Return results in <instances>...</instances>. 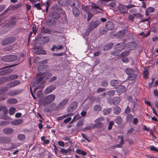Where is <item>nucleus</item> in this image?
Segmentation results:
<instances>
[{
    "label": "nucleus",
    "mask_w": 158,
    "mask_h": 158,
    "mask_svg": "<svg viewBox=\"0 0 158 158\" xmlns=\"http://www.w3.org/2000/svg\"><path fill=\"white\" fill-rule=\"evenodd\" d=\"M18 138L19 140H23L25 139V136L23 134H20L18 135Z\"/></svg>",
    "instance_id": "obj_47"
},
{
    "label": "nucleus",
    "mask_w": 158,
    "mask_h": 158,
    "mask_svg": "<svg viewBox=\"0 0 158 158\" xmlns=\"http://www.w3.org/2000/svg\"><path fill=\"white\" fill-rule=\"evenodd\" d=\"M34 52L37 54L44 55L46 54V52L44 50L42 49V48L40 46H37L35 45L34 47Z\"/></svg>",
    "instance_id": "obj_5"
},
{
    "label": "nucleus",
    "mask_w": 158,
    "mask_h": 158,
    "mask_svg": "<svg viewBox=\"0 0 158 158\" xmlns=\"http://www.w3.org/2000/svg\"><path fill=\"white\" fill-rule=\"evenodd\" d=\"M69 101V99L65 98L62 100L61 102L57 104L56 110H62L64 108L65 106L67 104Z\"/></svg>",
    "instance_id": "obj_4"
},
{
    "label": "nucleus",
    "mask_w": 158,
    "mask_h": 158,
    "mask_svg": "<svg viewBox=\"0 0 158 158\" xmlns=\"http://www.w3.org/2000/svg\"><path fill=\"white\" fill-rule=\"evenodd\" d=\"M143 75H144V78L146 79L148 78L149 75V73L147 70H145L143 72Z\"/></svg>",
    "instance_id": "obj_56"
},
{
    "label": "nucleus",
    "mask_w": 158,
    "mask_h": 158,
    "mask_svg": "<svg viewBox=\"0 0 158 158\" xmlns=\"http://www.w3.org/2000/svg\"><path fill=\"white\" fill-rule=\"evenodd\" d=\"M138 123V119L137 118H134L133 119V123L135 125H137Z\"/></svg>",
    "instance_id": "obj_64"
},
{
    "label": "nucleus",
    "mask_w": 158,
    "mask_h": 158,
    "mask_svg": "<svg viewBox=\"0 0 158 158\" xmlns=\"http://www.w3.org/2000/svg\"><path fill=\"white\" fill-rule=\"evenodd\" d=\"M75 0H69V4L72 6H75Z\"/></svg>",
    "instance_id": "obj_53"
},
{
    "label": "nucleus",
    "mask_w": 158,
    "mask_h": 158,
    "mask_svg": "<svg viewBox=\"0 0 158 158\" xmlns=\"http://www.w3.org/2000/svg\"><path fill=\"white\" fill-rule=\"evenodd\" d=\"M16 108L14 107H11L10 108L9 110V113L10 115H12L14 114L15 112Z\"/></svg>",
    "instance_id": "obj_42"
},
{
    "label": "nucleus",
    "mask_w": 158,
    "mask_h": 158,
    "mask_svg": "<svg viewBox=\"0 0 158 158\" xmlns=\"http://www.w3.org/2000/svg\"><path fill=\"white\" fill-rule=\"evenodd\" d=\"M38 29V27H36L35 25H33L32 27V31H31L29 34V38L32 36V34H34L33 36L36 35Z\"/></svg>",
    "instance_id": "obj_24"
},
{
    "label": "nucleus",
    "mask_w": 158,
    "mask_h": 158,
    "mask_svg": "<svg viewBox=\"0 0 158 158\" xmlns=\"http://www.w3.org/2000/svg\"><path fill=\"white\" fill-rule=\"evenodd\" d=\"M51 31L50 30L46 28L45 27L43 26L41 29V32L44 34H51Z\"/></svg>",
    "instance_id": "obj_31"
},
{
    "label": "nucleus",
    "mask_w": 158,
    "mask_h": 158,
    "mask_svg": "<svg viewBox=\"0 0 158 158\" xmlns=\"http://www.w3.org/2000/svg\"><path fill=\"white\" fill-rule=\"evenodd\" d=\"M93 15L90 12H89L88 13V17L87 20L88 21H89L90 19L92 18Z\"/></svg>",
    "instance_id": "obj_48"
},
{
    "label": "nucleus",
    "mask_w": 158,
    "mask_h": 158,
    "mask_svg": "<svg viewBox=\"0 0 158 158\" xmlns=\"http://www.w3.org/2000/svg\"><path fill=\"white\" fill-rule=\"evenodd\" d=\"M78 104V102L77 101H74L72 102L67 108V112L72 113L77 108Z\"/></svg>",
    "instance_id": "obj_3"
},
{
    "label": "nucleus",
    "mask_w": 158,
    "mask_h": 158,
    "mask_svg": "<svg viewBox=\"0 0 158 158\" xmlns=\"http://www.w3.org/2000/svg\"><path fill=\"white\" fill-rule=\"evenodd\" d=\"M79 10L76 7L74 8L73 9V15L76 16H78L79 15Z\"/></svg>",
    "instance_id": "obj_35"
},
{
    "label": "nucleus",
    "mask_w": 158,
    "mask_h": 158,
    "mask_svg": "<svg viewBox=\"0 0 158 158\" xmlns=\"http://www.w3.org/2000/svg\"><path fill=\"white\" fill-rule=\"evenodd\" d=\"M20 82L19 80H14L8 83L7 85L10 88L15 87L20 84Z\"/></svg>",
    "instance_id": "obj_10"
},
{
    "label": "nucleus",
    "mask_w": 158,
    "mask_h": 158,
    "mask_svg": "<svg viewBox=\"0 0 158 158\" xmlns=\"http://www.w3.org/2000/svg\"><path fill=\"white\" fill-rule=\"evenodd\" d=\"M136 75L133 73L129 75L127 78L130 81H132L134 80L136 77Z\"/></svg>",
    "instance_id": "obj_36"
},
{
    "label": "nucleus",
    "mask_w": 158,
    "mask_h": 158,
    "mask_svg": "<svg viewBox=\"0 0 158 158\" xmlns=\"http://www.w3.org/2000/svg\"><path fill=\"white\" fill-rule=\"evenodd\" d=\"M60 148V152L61 154L65 155H67L68 153L69 155L71 154L72 150L70 148H69L67 149L61 148Z\"/></svg>",
    "instance_id": "obj_16"
},
{
    "label": "nucleus",
    "mask_w": 158,
    "mask_h": 158,
    "mask_svg": "<svg viewBox=\"0 0 158 158\" xmlns=\"http://www.w3.org/2000/svg\"><path fill=\"white\" fill-rule=\"evenodd\" d=\"M115 123L118 125H120L123 122V119L121 117L118 116L114 119Z\"/></svg>",
    "instance_id": "obj_29"
},
{
    "label": "nucleus",
    "mask_w": 158,
    "mask_h": 158,
    "mask_svg": "<svg viewBox=\"0 0 158 158\" xmlns=\"http://www.w3.org/2000/svg\"><path fill=\"white\" fill-rule=\"evenodd\" d=\"M8 81L17 79L18 76L16 74H13L7 76Z\"/></svg>",
    "instance_id": "obj_27"
},
{
    "label": "nucleus",
    "mask_w": 158,
    "mask_h": 158,
    "mask_svg": "<svg viewBox=\"0 0 158 158\" xmlns=\"http://www.w3.org/2000/svg\"><path fill=\"white\" fill-rule=\"evenodd\" d=\"M125 32L126 30L124 29L118 31L116 34V36L118 38L121 39L124 36Z\"/></svg>",
    "instance_id": "obj_20"
},
{
    "label": "nucleus",
    "mask_w": 158,
    "mask_h": 158,
    "mask_svg": "<svg viewBox=\"0 0 158 158\" xmlns=\"http://www.w3.org/2000/svg\"><path fill=\"white\" fill-rule=\"evenodd\" d=\"M120 101V98L118 97H114L113 99V104L115 105L118 104Z\"/></svg>",
    "instance_id": "obj_34"
},
{
    "label": "nucleus",
    "mask_w": 158,
    "mask_h": 158,
    "mask_svg": "<svg viewBox=\"0 0 158 158\" xmlns=\"http://www.w3.org/2000/svg\"><path fill=\"white\" fill-rule=\"evenodd\" d=\"M16 38L15 36H10L3 39L1 42V44L3 46L10 44L15 42Z\"/></svg>",
    "instance_id": "obj_2"
},
{
    "label": "nucleus",
    "mask_w": 158,
    "mask_h": 158,
    "mask_svg": "<svg viewBox=\"0 0 158 158\" xmlns=\"http://www.w3.org/2000/svg\"><path fill=\"white\" fill-rule=\"evenodd\" d=\"M18 102V100L15 98H10L8 99L6 101L7 103L10 105L16 104Z\"/></svg>",
    "instance_id": "obj_19"
},
{
    "label": "nucleus",
    "mask_w": 158,
    "mask_h": 158,
    "mask_svg": "<svg viewBox=\"0 0 158 158\" xmlns=\"http://www.w3.org/2000/svg\"><path fill=\"white\" fill-rule=\"evenodd\" d=\"M103 87H106L108 85V82L106 81H103L101 83Z\"/></svg>",
    "instance_id": "obj_57"
},
{
    "label": "nucleus",
    "mask_w": 158,
    "mask_h": 158,
    "mask_svg": "<svg viewBox=\"0 0 158 158\" xmlns=\"http://www.w3.org/2000/svg\"><path fill=\"white\" fill-rule=\"evenodd\" d=\"M13 71L12 69H3L0 71V76L8 74L12 72Z\"/></svg>",
    "instance_id": "obj_17"
},
{
    "label": "nucleus",
    "mask_w": 158,
    "mask_h": 158,
    "mask_svg": "<svg viewBox=\"0 0 158 158\" xmlns=\"http://www.w3.org/2000/svg\"><path fill=\"white\" fill-rule=\"evenodd\" d=\"M39 41H42V43L45 44L47 43L49 40V38L47 36H42L40 37L39 39Z\"/></svg>",
    "instance_id": "obj_28"
},
{
    "label": "nucleus",
    "mask_w": 158,
    "mask_h": 158,
    "mask_svg": "<svg viewBox=\"0 0 158 158\" xmlns=\"http://www.w3.org/2000/svg\"><path fill=\"white\" fill-rule=\"evenodd\" d=\"M133 116L131 114H128L126 116V122L127 123H130L132 122Z\"/></svg>",
    "instance_id": "obj_23"
},
{
    "label": "nucleus",
    "mask_w": 158,
    "mask_h": 158,
    "mask_svg": "<svg viewBox=\"0 0 158 158\" xmlns=\"http://www.w3.org/2000/svg\"><path fill=\"white\" fill-rule=\"evenodd\" d=\"M49 15L52 18L55 19H58L60 17L59 14L56 11H53L51 12L49 14Z\"/></svg>",
    "instance_id": "obj_22"
},
{
    "label": "nucleus",
    "mask_w": 158,
    "mask_h": 158,
    "mask_svg": "<svg viewBox=\"0 0 158 158\" xmlns=\"http://www.w3.org/2000/svg\"><path fill=\"white\" fill-rule=\"evenodd\" d=\"M147 10L149 13H152L154 11L155 8L152 7H149L147 8Z\"/></svg>",
    "instance_id": "obj_51"
},
{
    "label": "nucleus",
    "mask_w": 158,
    "mask_h": 158,
    "mask_svg": "<svg viewBox=\"0 0 158 158\" xmlns=\"http://www.w3.org/2000/svg\"><path fill=\"white\" fill-rule=\"evenodd\" d=\"M135 17V16L134 14H133L132 15H129L128 18L129 20L132 21H133Z\"/></svg>",
    "instance_id": "obj_49"
},
{
    "label": "nucleus",
    "mask_w": 158,
    "mask_h": 158,
    "mask_svg": "<svg viewBox=\"0 0 158 158\" xmlns=\"http://www.w3.org/2000/svg\"><path fill=\"white\" fill-rule=\"evenodd\" d=\"M114 122L113 121H111L109 122V126L108 127V129L109 130H110L112 129V127L114 124Z\"/></svg>",
    "instance_id": "obj_50"
},
{
    "label": "nucleus",
    "mask_w": 158,
    "mask_h": 158,
    "mask_svg": "<svg viewBox=\"0 0 158 158\" xmlns=\"http://www.w3.org/2000/svg\"><path fill=\"white\" fill-rule=\"evenodd\" d=\"M150 150L154 151H155L156 152H158V149H157L155 146H152L150 148Z\"/></svg>",
    "instance_id": "obj_61"
},
{
    "label": "nucleus",
    "mask_w": 158,
    "mask_h": 158,
    "mask_svg": "<svg viewBox=\"0 0 158 158\" xmlns=\"http://www.w3.org/2000/svg\"><path fill=\"white\" fill-rule=\"evenodd\" d=\"M126 73L128 75H129L134 72V70L131 68H127L125 69Z\"/></svg>",
    "instance_id": "obj_33"
},
{
    "label": "nucleus",
    "mask_w": 158,
    "mask_h": 158,
    "mask_svg": "<svg viewBox=\"0 0 158 158\" xmlns=\"http://www.w3.org/2000/svg\"><path fill=\"white\" fill-rule=\"evenodd\" d=\"M34 6L35 7H36L37 8V9L38 10H41V6H40V3H38L37 4H34Z\"/></svg>",
    "instance_id": "obj_54"
},
{
    "label": "nucleus",
    "mask_w": 158,
    "mask_h": 158,
    "mask_svg": "<svg viewBox=\"0 0 158 158\" xmlns=\"http://www.w3.org/2000/svg\"><path fill=\"white\" fill-rule=\"evenodd\" d=\"M23 91V90L21 89L12 90L9 91L7 93V94L10 96H13L19 94Z\"/></svg>",
    "instance_id": "obj_6"
},
{
    "label": "nucleus",
    "mask_w": 158,
    "mask_h": 158,
    "mask_svg": "<svg viewBox=\"0 0 158 158\" xmlns=\"http://www.w3.org/2000/svg\"><path fill=\"white\" fill-rule=\"evenodd\" d=\"M82 9L85 12H87L88 10V7L85 5H82Z\"/></svg>",
    "instance_id": "obj_60"
},
{
    "label": "nucleus",
    "mask_w": 158,
    "mask_h": 158,
    "mask_svg": "<svg viewBox=\"0 0 158 158\" xmlns=\"http://www.w3.org/2000/svg\"><path fill=\"white\" fill-rule=\"evenodd\" d=\"M101 23L100 22L99 20H96L94 23V27L93 26V23H92V24L90 23V28L91 30L94 29L95 28H96L97 26Z\"/></svg>",
    "instance_id": "obj_25"
},
{
    "label": "nucleus",
    "mask_w": 158,
    "mask_h": 158,
    "mask_svg": "<svg viewBox=\"0 0 158 158\" xmlns=\"http://www.w3.org/2000/svg\"><path fill=\"white\" fill-rule=\"evenodd\" d=\"M56 88V86L54 85H52L47 87L44 90V93L46 94L50 93Z\"/></svg>",
    "instance_id": "obj_11"
},
{
    "label": "nucleus",
    "mask_w": 158,
    "mask_h": 158,
    "mask_svg": "<svg viewBox=\"0 0 158 158\" xmlns=\"http://www.w3.org/2000/svg\"><path fill=\"white\" fill-rule=\"evenodd\" d=\"M114 114L118 115L120 113L121 109L118 106H117L114 108Z\"/></svg>",
    "instance_id": "obj_32"
},
{
    "label": "nucleus",
    "mask_w": 158,
    "mask_h": 158,
    "mask_svg": "<svg viewBox=\"0 0 158 158\" xmlns=\"http://www.w3.org/2000/svg\"><path fill=\"white\" fill-rule=\"evenodd\" d=\"M14 130L13 129L10 127H6L3 130V132L6 135H10L14 132Z\"/></svg>",
    "instance_id": "obj_14"
},
{
    "label": "nucleus",
    "mask_w": 158,
    "mask_h": 158,
    "mask_svg": "<svg viewBox=\"0 0 158 158\" xmlns=\"http://www.w3.org/2000/svg\"><path fill=\"white\" fill-rule=\"evenodd\" d=\"M56 21L52 19L48 20L46 23V25L49 27L52 26V25L56 24Z\"/></svg>",
    "instance_id": "obj_30"
},
{
    "label": "nucleus",
    "mask_w": 158,
    "mask_h": 158,
    "mask_svg": "<svg viewBox=\"0 0 158 158\" xmlns=\"http://www.w3.org/2000/svg\"><path fill=\"white\" fill-rule=\"evenodd\" d=\"M118 8L120 12L122 14H126L127 13V8L125 6L122 4H120L118 7Z\"/></svg>",
    "instance_id": "obj_12"
},
{
    "label": "nucleus",
    "mask_w": 158,
    "mask_h": 158,
    "mask_svg": "<svg viewBox=\"0 0 158 158\" xmlns=\"http://www.w3.org/2000/svg\"><path fill=\"white\" fill-rule=\"evenodd\" d=\"M122 61L125 63H128L129 61V60L127 58L123 57L122 59Z\"/></svg>",
    "instance_id": "obj_63"
},
{
    "label": "nucleus",
    "mask_w": 158,
    "mask_h": 158,
    "mask_svg": "<svg viewBox=\"0 0 158 158\" xmlns=\"http://www.w3.org/2000/svg\"><path fill=\"white\" fill-rule=\"evenodd\" d=\"M77 153L79 155H81L83 156H85L86 154V152L84 151H82L80 149H77L76 150Z\"/></svg>",
    "instance_id": "obj_41"
},
{
    "label": "nucleus",
    "mask_w": 158,
    "mask_h": 158,
    "mask_svg": "<svg viewBox=\"0 0 158 158\" xmlns=\"http://www.w3.org/2000/svg\"><path fill=\"white\" fill-rule=\"evenodd\" d=\"M23 119H19L15 120L11 122V123L14 125H18L22 124L23 122Z\"/></svg>",
    "instance_id": "obj_21"
},
{
    "label": "nucleus",
    "mask_w": 158,
    "mask_h": 158,
    "mask_svg": "<svg viewBox=\"0 0 158 158\" xmlns=\"http://www.w3.org/2000/svg\"><path fill=\"white\" fill-rule=\"evenodd\" d=\"M8 80L7 76L4 77L0 78V84H2L5 82H8Z\"/></svg>",
    "instance_id": "obj_39"
},
{
    "label": "nucleus",
    "mask_w": 158,
    "mask_h": 158,
    "mask_svg": "<svg viewBox=\"0 0 158 158\" xmlns=\"http://www.w3.org/2000/svg\"><path fill=\"white\" fill-rule=\"evenodd\" d=\"M115 93V91L114 90H110L108 91L107 92V94L108 95L110 96H113Z\"/></svg>",
    "instance_id": "obj_45"
},
{
    "label": "nucleus",
    "mask_w": 158,
    "mask_h": 158,
    "mask_svg": "<svg viewBox=\"0 0 158 158\" xmlns=\"http://www.w3.org/2000/svg\"><path fill=\"white\" fill-rule=\"evenodd\" d=\"M106 28L108 30H111L114 27V23L112 22L108 21L105 24Z\"/></svg>",
    "instance_id": "obj_13"
},
{
    "label": "nucleus",
    "mask_w": 158,
    "mask_h": 158,
    "mask_svg": "<svg viewBox=\"0 0 158 158\" xmlns=\"http://www.w3.org/2000/svg\"><path fill=\"white\" fill-rule=\"evenodd\" d=\"M3 58L5 61L8 62H13L17 60V56L14 55H10L5 56Z\"/></svg>",
    "instance_id": "obj_8"
},
{
    "label": "nucleus",
    "mask_w": 158,
    "mask_h": 158,
    "mask_svg": "<svg viewBox=\"0 0 158 158\" xmlns=\"http://www.w3.org/2000/svg\"><path fill=\"white\" fill-rule=\"evenodd\" d=\"M122 40L123 41L122 43L117 44L114 46V49L117 52L121 51L123 49L124 44L126 40L124 39H123Z\"/></svg>",
    "instance_id": "obj_7"
},
{
    "label": "nucleus",
    "mask_w": 158,
    "mask_h": 158,
    "mask_svg": "<svg viewBox=\"0 0 158 158\" xmlns=\"http://www.w3.org/2000/svg\"><path fill=\"white\" fill-rule=\"evenodd\" d=\"M11 141L10 138L6 137H0V143H7Z\"/></svg>",
    "instance_id": "obj_18"
},
{
    "label": "nucleus",
    "mask_w": 158,
    "mask_h": 158,
    "mask_svg": "<svg viewBox=\"0 0 158 158\" xmlns=\"http://www.w3.org/2000/svg\"><path fill=\"white\" fill-rule=\"evenodd\" d=\"M52 76V74L50 73H46L44 76V78L46 79L49 78Z\"/></svg>",
    "instance_id": "obj_44"
},
{
    "label": "nucleus",
    "mask_w": 158,
    "mask_h": 158,
    "mask_svg": "<svg viewBox=\"0 0 158 158\" xmlns=\"http://www.w3.org/2000/svg\"><path fill=\"white\" fill-rule=\"evenodd\" d=\"M93 110L95 111H100L102 110V107L99 105H96L94 107Z\"/></svg>",
    "instance_id": "obj_37"
},
{
    "label": "nucleus",
    "mask_w": 158,
    "mask_h": 158,
    "mask_svg": "<svg viewBox=\"0 0 158 158\" xmlns=\"http://www.w3.org/2000/svg\"><path fill=\"white\" fill-rule=\"evenodd\" d=\"M111 111L110 108L105 109L103 110V114L105 115H108Z\"/></svg>",
    "instance_id": "obj_43"
},
{
    "label": "nucleus",
    "mask_w": 158,
    "mask_h": 158,
    "mask_svg": "<svg viewBox=\"0 0 158 158\" xmlns=\"http://www.w3.org/2000/svg\"><path fill=\"white\" fill-rule=\"evenodd\" d=\"M110 84L111 86H115L119 84V81L115 80H112L110 81Z\"/></svg>",
    "instance_id": "obj_38"
},
{
    "label": "nucleus",
    "mask_w": 158,
    "mask_h": 158,
    "mask_svg": "<svg viewBox=\"0 0 158 158\" xmlns=\"http://www.w3.org/2000/svg\"><path fill=\"white\" fill-rule=\"evenodd\" d=\"M131 110L130 107L129 106H127L125 109L124 113L126 114L129 113L131 111Z\"/></svg>",
    "instance_id": "obj_52"
},
{
    "label": "nucleus",
    "mask_w": 158,
    "mask_h": 158,
    "mask_svg": "<svg viewBox=\"0 0 158 158\" xmlns=\"http://www.w3.org/2000/svg\"><path fill=\"white\" fill-rule=\"evenodd\" d=\"M55 95L53 94H51L46 96L43 101L42 104L45 106L47 104L51 103L55 100Z\"/></svg>",
    "instance_id": "obj_1"
},
{
    "label": "nucleus",
    "mask_w": 158,
    "mask_h": 158,
    "mask_svg": "<svg viewBox=\"0 0 158 158\" xmlns=\"http://www.w3.org/2000/svg\"><path fill=\"white\" fill-rule=\"evenodd\" d=\"M102 118H98L95 121V124L94 125V127L101 128L102 127L103 125V123L101 122V121L103 120Z\"/></svg>",
    "instance_id": "obj_9"
},
{
    "label": "nucleus",
    "mask_w": 158,
    "mask_h": 158,
    "mask_svg": "<svg viewBox=\"0 0 158 158\" xmlns=\"http://www.w3.org/2000/svg\"><path fill=\"white\" fill-rule=\"evenodd\" d=\"M17 21L9 20L6 23L7 26L10 28H13L16 24Z\"/></svg>",
    "instance_id": "obj_15"
},
{
    "label": "nucleus",
    "mask_w": 158,
    "mask_h": 158,
    "mask_svg": "<svg viewBox=\"0 0 158 158\" xmlns=\"http://www.w3.org/2000/svg\"><path fill=\"white\" fill-rule=\"evenodd\" d=\"M125 6L126 7V8H127V13L128 9L135 7V5H129Z\"/></svg>",
    "instance_id": "obj_62"
},
{
    "label": "nucleus",
    "mask_w": 158,
    "mask_h": 158,
    "mask_svg": "<svg viewBox=\"0 0 158 158\" xmlns=\"http://www.w3.org/2000/svg\"><path fill=\"white\" fill-rule=\"evenodd\" d=\"M135 17H137L138 18H142L143 17L142 15L139 13H137L134 14Z\"/></svg>",
    "instance_id": "obj_59"
},
{
    "label": "nucleus",
    "mask_w": 158,
    "mask_h": 158,
    "mask_svg": "<svg viewBox=\"0 0 158 158\" xmlns=\"http://www.w3.org/2000/svg\"><path fill=\"white\" fill-rule=\"evenodd\" d=\"M118 139H121V141H120L119 143L120 144H122L123 145L124 143V137L123 135H119L118 136Z\"/></svg>",
    "instance_id": "obj_46"
},
{
    "label": "nucleus",
    "mask_w": 158,
    "mask_h": 158,
    "mask_svg": "<svg viewBox=\"0 0 158 158\" xmlns=\"http://www.w3.org/2000/svg\"><path fill=\"white\" fill-rule=\"evenodd\" d=\"M129 52L128 51H125L123 52L121 54V56L124 57L127 56L129 54Z\"/></svg>",
    "instance_id": "obj_58"
},
{
    "label": "nucleus",
    "mask_w": 158,
    "mask_h": 158,
    "mask_svg": "<svg viewBox=\"0 0 158 158\" xmlns=\"http://www.w3.org/2000/svg\"><path fill=\"white\" fill-rule=\"evenodd\" d=\"M113 44L112 43H109L105 45L103 48V50L106 51L110 50L111 48L113 46Z\"/></svg>",
    "instance_id": "obj_26"
},
{
    "label": "nucleus",
    "mask_w": 158,
    "mask_h": 158,
    "mask_svg": "<svg viewBox=\"0 0 158 158\" xmlns=\"http://www.w3.org/2000/svg\"><path fill=\"white\" fill-rule=\"evenodd\" d=\"M118 89L120 92L123 93L125 90V87L124 85H119L118 88Z\"/></svg>",
    "instance_id": "obj_40"
},
{
    "label": "nucleus",
    "mask_w": 158,
    "mask_h": 158,
    "mask_svg": "<svg viewBox=\"0 0 158 158\" xmlns=\"http://www.w3.org/2000/svg\"><path fill=\"white\" fill-rule=\"evenodd\" d=\"M93 5H92V7L93 9H98V10H102V9L99 6H96V5L95 4H93Z\"/></svg>",
    "instance_id": "obj_55"
}]
</instances>
